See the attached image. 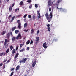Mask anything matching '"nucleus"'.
<instances>
[{"label": "nucleus", "mask_w": 76, "mask_h": 76, "mask_svg": "<svg viewBox=\"0 0 76 76\" xmlns=\"http://www.w3.org/2000/svg\"><path fill=\"white\" fill-rule=\"evenodd\" d=\"M8 44L7 43L6 45H5V48H7L8 47Z\"/></svg>", "instance_id": "obj_28"}, {"label": "nucleus", "mask_w": 76, "mask_h": 76, "mask_svg": "<svg viewBox=\"0 0 76 76\" xmlns=\"http://www.w3.org/2000/svg\"><path fill=\"white\" fill-rule=\"evenodd\" d=\"M50 24H48L47 25V26L48 27V31L49 32H50V31L51 30V29L50 28Z\"/></svg>", "instance_id": "obj_8"}, {"label": "nucleus", "mask_w": 76, "mask_h": 76, "mask_svg": "<svg viewBox=\"0 0 76 76\" xmlns=\"http://www.w3.org/2000/svg\"><path fill=\"white\" fill-rule=\"evenodd\" d=\"M35 64H36V61H34L32 64V67H35Z\"/></svg>", "instance_id": "obj_11"}, {"label": "nucleus", "mask_w": 76, "mask_h": 76, "mask_svg": "<svg viewBox=\"0 0 76 76\" xmlns=\"http://www.w3.org/2000/svg\"><path fill=\"white\" fill-rule=\"evenodd\" d=\"M34 29H32L31 30V34H33L34 33Z\"/></svg>", "instance_id": "obj_27"}, {"label": "nucleus", "mask_w": 76, "mask_h": 76, "mask_svg": "<svg viewBox=\"0 0 76 76\" xmlns=\"http://www.w3.org/2000/svg\"><path fill=\"white\" fill-rule=\"evenodd\" d=\"M20 22V21L19 20H18L17 21V23H19V22Z\"/></svg>", "instance_id": "obj_54"}, {"label": "nucleus", "mask_w": 76, "mask_h": 76, "mask_svg": "<svg viewBox=\"0 0 76 76\" xmlns=\"http://www.w3.org/2000/svg\"><path fill=\"white\" fill-rule=\"evenodd\" d=\"M12 7H13V6H15V4H14V3L12 5Z\"/></svg>", "instance_id": "obj_50"}, {"label": "nucleus", "mask_w": 76, "mask_h": 76, "mask_svg": "<svg viewBox=\"0 0 76 76\" xmlns=\"http://www.w3.org/2000/svg\"><path fill=\"white\" fill-rule=\"evenodd\" d=\"M16 27H15L12 28L11 29L12 31L13 32V31H14V30H15V29H16Z\"/></svg>", "instance_id": "obj_17"}, {"label": "nucleus", "mask_w": 76, "mask_h": 76, "mask_svg": "<svg viewBox=\"0 0 76 76\" xmlns=\"http://www.w3.org/2000/svg\"><path fill=\"white\" fill-rule=\"evenodd\" d=\"M59 9H60V10H62L63 9L62 8H60Z\"/></svg>", "instance_id": "obj_56"}, {"label": "nucleus", "mask_w": 76, "mask_h": 76, "mask_svg": "<svg viewBox=\"0 0 76 76\" xmlns=\"http://www.w3.org/2000/svg\"><path fill=\"white\" fill-rule=\"evenodd\" d=\"M10 48L11 49V50H12L13 48V47L12 46H11L10 47Z\"/></svg>", "instance_id": "obj_36"}, {"label": "nucleus", "mask_w": 76, "mask_h": 76, "mask_svg": "<svg viewBox=\"0 0 76 76\" xmlns=\"http://www.w3.org/2000/svg\"><path fill=\"white\" fill-rule=\"evenodd\" d=\"M27 60V58H26L24 59V58H23L22 59V60L20 61V63H25V62Z\"/></svg>", "instance_id": "obj_4"}, {"label": "nucleus", "mask_w": 76, "mask_h": 76, "mask_svg": "<svg viewBox=\"0 0 76 76\" xmlns=\"http://www.w3.org/2000/svg\"><path fill=\"white\" fill-rule=\"evenodd\" d=\"M50 16H53V13H52V12H50Z\"/></svg>", "instance_id": "obj_41"}, {"label": "nucleus", "mask_w": 76, "mask_h": 76, "mask_svg": "<svg viewBox=\"0 0 76 76\" xmlns=\"http://www.w3.org/2000/svg\"><path fill=\"white\" fill-rule=\"evenodd\" d=\"M3 54H4V53L2 52L0 54V56H2L3 55Z\"/></svg>", "instance_id": "obj_32"}, {"label": "nucleus", "mask_w": 76, "mask_h": 76, "mask_svg": "<svg viewBox=\"0 0 76 76\" xmlns=\"http://www.w3.org/2000/svg\"><path fill=\"white\" fill-rule=\"evenodd\" d=\"M20 69V66H19V65H18L16 68L15 71H17V70H19Z\"/></svg>", "instance_id": "obj_9"}, {"label": "nucleus", "mask_w": 76, "mask_h": 76, "mask_svg": "<svg viewBox=\"0 0 76 76\" xmlns=\"http://www.w3.org/2000/svg\"><path fill=\"white\" fill-rule=\"evenodd\" d=\"M13 70H15V68H11V69L10 70V71L12 72V71H13Z\"/></svg>", "instance_id": "obj_31"}, {"label": "nucleus", "mask_w": 76, "mask_h": 76, "mask_svg": "<svg viewBox=\"0 0 76 76\" xmlns=\"http://www.w3.org/2000/svg\"><path fill=\"white\" fill-rule=\"evenodd\" d=\"M16 39V37H12V41H15Z\"/></svg>", "instance_id": "obj_20"}, {"label": "nucleus", "mask_w": 76, "mask_h": 76, "mask_svg": "<svg viewBox=\"0 0 76 76\" xmlns=\"http://www.w3.org/2000/svg\"><path fill=\"white\" fill-rule=\"evenodd\" d=\"M45 16L47 18V19L49 22H50V21H51V20H50V15L48 16V12H47L46 14H45Z\"/></svg>", "instance_id": "obj_1"}, {"label": "nucleus", "mask_w": 76, "mask_h": 76, "mask_svg": "<svg viewBox=\"0 0 76 76\" xmlns=\"http://www.w3.org/2000/svg\"><path fill=\"white\" fill-rule=\"evenodd\" d=\"M19 48V47L17 46L16 48V50H18V49Z\"/></svg>", "instance_id": "obj_44"}, {"label": "nucleus", "mask_w": 76, "mask_h": 76, "mask_svg": "<svg viewBox=\"0 0 76 76\" xmlns=\"http://www.w3.org/2000/svg\"><path fill=\"white\" fill-rule=\"evenodd\" d=\"M12 10V6H10V7L9 8V11L10 12H11V11Z\"/></svg>", "instance_id": "obj_19"}, {"label": "nucleus", "mask_w": 76, "mask_h": 76, "mask_svg": "<svg viewBox=\"0 0 76 76\" xmlns=\"http://www.w3.org/2000/svg\"><path fill=\"white\" fill-rule=\"evenodd\" d=\"M38 19H39L40 18H41V15H38Z\"/></svg>", "instance_id": "obj_37"}, {"label": "nucleus", "mask_w": 76, "mask_h": 76, "mask_svg": "<svg viewBox=\"0 0 76 76\" xmlns=\"http://www.w3.org/2000/svg\"><path fill=\"white\" fill-rule=\"evenodd\" d=\"M23 1H21L20 2V5L21 6V5H23Z\"/></svg>", "instance_id": "obj_26"}, {"label": "nucleus", "mask_w": 76, "mask_h": 76, "mask_svg": "<svg viewBox=\"0 0 76 76\" xmlns=\"http://www.w3.org/2000/svg\"><path fill=\"white\" fill-rule=\"evenodd\" d=\"M1 3V0H0V3Z\"/></svg>", "instance_id": "obj_63"}, {"label": "nucleus", "mask_w": 76, "mask_h": 76, "mask_svg": "<svg viewBox=\"0 0 76 76\" xmlns=\"http://www.w3.org/2000/svg\"><path fill=\"white\" fill-rule=\"evenodd\" d=\"M19 30H16L15 31V34H18V33H19Z\"/></svg>", "instance_id": "obj_21"}, {"label": "nucleus", "mask_w": 76, "mask_h": 76, "mask_svg": "<svg viewBox=\"0 0 76 76\" xmlns=\"http://www.w3.org/2000/svg\"><path fill=\"white\" fill-rule=\"evenodd\" d=\"M6 43H7V42H4V45H6V44H7Z\"/></svg>", "instance_id": "obj_53"}, {"label": "nucleus", "mask_w": 76, "mask_h": 76, "mask_svg": "<svg viewBox=\"0 0 76 76\" xmlns=\"http://www.w3.org/2000/svg\"><path fill=\"white\" fill-rule=\"evenodd\" d=\"M7 39H5V42H7Z\"/></svg>", "instance_id": "obj_52"}, {"label": "nucleus", "mask_w": 76, "mask_h": 76, "mask_svg": "<svg viewBox=\"0 0 76 76\" xmlns=\"http://www.w3.org/2000/svg\"><path fill=\"white\" fill-rule=\"evenodd\" d=\"M32 7V5L30 4L29 7V9H31Z\"/></svg>", "instance_id": "obj_29"}, {"label": "nucleus", "mask_w": 76, "mask_h": 76, "mask_svg": "<svg viewBox=\"0 0 76 76\" xmlns=\"http://www.w3.org/2000/svg\"><path fill=\"white\" fill-rule=\"evenodd\" d=\"M27 2L28 3H31L32 2V1L31 0H29L27 1Z\"/></svg>", "instance_id": "obj_30"}, {"label": "nucleus", "mask_w": 76, "mask_h": 76, "mask_svg": "<svg viewBox=\"0 0 76 76\" xmlns=\"http://www.w3.org/2000/svg\"><path fill=\"white\" fill-rule=\"evenodd\" d=\"M9 51H10V49L9 48L7 50L6 52V54H7V53H8L9 52Z\"/></svg>", "instance_id": "obj_14"}, {"label": "nucleus", "mask_w": 76, "mask_h": 76, "mask_svg": "<svg viewBox=\"0 0 76 76\" xmlns=\"http://www.w3.org/2000/svg\"><path fill=\"white\" fill-rule=\"evenodd\" d=\"M16 52V50H15V49H13V50L12 52V54H14V53H15Z\"/></svg>", "instance_id": "obj_13"}, {"label": "nucleus", "mask_w": 76, "mask_h": 76, "mask_svg": "<svg viewBox=\"0 0 76 76\" xmlns=\"http://www.w3.org/2000/svg\"><path fill=\"white\" fill-rule=\"evenodd\" d=\"M26 16H27V15L26 14L24 16V18H26Z\"/></svg>", "instance_id": "obj_45"}, {"label": "nucleus", "mask_w": 76, "mask_h": 76, "mask_svg": "<svg viewBox=\"0 0 76 76\" xmlns=\"http://www.w3.org/2000/svg\"><path fill=\"white\" fill-rule=\"evenodd\" d=\"M29 20H30V21L32 20V18H30V19Z\"/></svg>", "instance_id": "obj_60"}, {"label": "nucleus", "mask_w": 76, "mask_h": 76, "mask_svg": "<svg viewBox=\"0 0 76 76\" xmlns=\"http://www.w3.org/2000/svg\"><path fill=\"white\" fill-rule=\"evenodd\" d=\"M28 29H27V30H24V31L25 32H28Z\"/></svg>", "instance_id": "obj_48"}, {"label": "nucleus", "mask_w": 76, "mask_h": 76, "mask_svg": "<svg viewBox=\"0 0 76 76\" xmlns=\"http://www.w3.org/2000/svg\"><path fill=\"white\" fill-rule=\"evenodd\" d=\"M10 35H11L12 37H13V33H12V32H10Z\"/></svg>", "instance_id": "obj_33"}, {"label": "nucleus", "mask_w": 76, "mask_h": 76, "mask_svg": "<svg viewBox=\"0 0 76 76\" xmlns=\"http://www.w3.org/2000/svg\"><path fill=\"white\" fill-rule=\"evenodd\" d=\"M10 33H8L7 34V38H9V37H10Z\"/></svg>", "instance_id": "obj_22"}, {"label": "nucleus", "mask_w": 76, "mask_h": 76, "mask_svg": "<svg viewBox=\"0 0 76 76\" xmlns=\"http://www.w3.org/2000/svg\"><path fill=\"white\" fill-rule=\"evenodd\" d=\"M48 6H51L53 4V2H51V0H48Z\"/></svg>", "instance_id": "obj_2"}, {"label": "nucleus", "mask_w": 76, "mask_h": 76, "mask_svg": "<svg viewBox=\"0 0 76 76\" xmlns=\"http://www.w3.org/2000/svg\"><path fill=\"white\" fill-rule=\"evenodd\" d=\"M18 27L19 29L21 28V23H19L18 24Z\"/></svg>", "instance_id": "obj_10"}, {"label": "nucleus", "mask_w": 76, "mask_h": 76, "mask_svg": "<svg viewBox=\"0 0 76 76\" xmlns=\"http://www.w3.org/2000/svg\"><path fill=\"white\" fill-rule=\"evenodd\" d=\"M47 43L46 42H45L43 43V46L44 48L46 49V48H47Z\"/></svg>", "instance_id": "obj_6"}, {"label": "nucleus", "mask_w": 76, "mask_h": 76, "mask_svg": "<svg viewBox=\"0 0 76 76\" xmlns=\"http://www.w3.org/2000/svg\"><path fill=\"white\" fill-rule=\"evenodd\" d=\"M51 8L50 7L49 9V12H51Z\"/></svg>", "instance_id": "obj_51"}, {"label": "nucleus", "mask_w": 76, "mask_h": 76, "mask_svg": "<svg viewBox=\"0 0 76 76\" xmlns=\"http://www.w3.org/2000/svg\"><path fill=\"white\" fill-rule=\"evenodd\" d=\"M6 34V31H4L1 33V35H4V34Z\"/></svg>", "instance_id": "obj_12"}, {"label": "nucleus", "mask_w": 76, "mask_h": 76, "mask_svg": "<svg viewBox=\"0 0 76 76\" xmlns=\"http://www.w3.org/2000/svg\"><path fill=\"white\" fill-rule=\"evenodd\" d=\"M28 25V23H25L24 25V28H26L27 26Z\"/></svg>", "instance_id": "obj_15"}, {"label": "nucleus", "mask_w": 76, "mask_h": 76, "mask_svg": "<svg viewBox=\"0 0 76 76\" xmlns=\"http://www.w3.org/2000/svg\"><path fill=\"white\" fill-rule=\"evenodd\" d=\"M24 45V44H23V43L21 44L20 45V47H22V46H23Z\"/></svg>", "instance_id": "obj_38"}, {"label": "nucleus", "mask_w": 76, "mask_h": 76, "mask_svg": "<svg viewBox=\"0 0 76 76\" xmlns=\"http://www.w3.org/2000/svg\"><path fill=\"white\" fill-rule=\"evenodd\" d=\"M18 56H19V53H18V52H17L15 56L14 57V60L15 61H16V58H17V57H18Z\"/></svg>", "instance_id": "obj_7"}, {"label": "nucleus", "mask_w": 76, "mask_h": 76, "mask_svg": "<svg viewBox=\"0 0 76 76\" xmlns=\"http://www.w3.org/2000/svg\"><path fill=\"white\" fill-rule=\"evenodd\" d=\"M37 14H38V15H40V13H39V11H38L37 12Z\"/></svg>", "instance_id": "obj_43"}, {"label": "nucleus", "mask_w": 76, "mask_h": 76, "mask_svg": "<svg viewBox=\"0 0 76 76\" xmlns=\"http://www.w3.org/2000/svg\"><path fill=\"white\" fill-rule=\"evenodd\" d=\"M36 18V16H35V14H34L33 16V19H35Z\"/></svg>", "instance_id": "obj_24"}, {"label": "nucleus", "mask_w": 76, "mask_h": 76, "mask_svg": "<svg viewBox=\"0 0 76 76\" xmlns=\"http://www.w3.org/2000/svg\"><path fill=\"white\" fill-rule=\"evenodd\" d=\"M17 10H18L16 9H15V12H16L17 11Z\"/></svg>", "instance_id": "obj_59"}, {"label": "nucleus", "mask_w": 76, "mask_h": 76, "mask_svg": "<svg viewBox=\"0 0 76 76\" xmlns=\"http://www.w3.org/2000/svg\"><path fill=\"white\" fill-rule=\"evenodd\" d=\"M31 18V15H28V18H29V19H30V18Z\"/></svg>", "instance_id": "obj_49"}, {"label": "nucleus", "mask_w": 76, "mask_h": 76, "mask_svg": "<svg viewBox=\"0 0 76 76\" xmlns=\"http://www.w3.org/2000/svg\"><path fill=\"white\" fill-rule=\"evenodd\" d=\"M3 66V64L2 63H0V67H1Z\"/></svg>", "instance_id": "obj_46"}, {"label": "nucleus", "mask_w": 76, "mask_h": 76, "mask_svg": "<svg viewBox=\"0 0 76 76\" xmlns=\"http://www.w3.org/2000/svg\"><path fill=\"white\" fill-rule=\"evenodd\" d=\"M24 76H27V75H24Z\"/></svg>", "instance_id": "obj_64"}, {"label": "nucleus", "mask_w": 76, "mask_h": 76, "mask_svg": "<svg viewBox=\"0 0 76 76\" xmlns=\"http://www.w3.org/2000/svg\"><path fill=\"white\" fill-rule=\"evenodd\" d=\"M7 2H8V1H9V0H7Z\"/></svg>", "instance_id": "obj_61"}, {"label": "nucleus", "mask_w": 76, "mask_h": 76, "mask_svg": "<svg viewBox=\"0 0 76 76\" xmlns=\"http://www.w3.org/2000/svg\"><path fill=\"white\" fill-rule=\"evenodd\" d=\"M30 44H33V41H32V40H31V41Z\"/></svg>", "instance_id": "obj_39"}, {"label": "nucleus", "mask_w": 76, "mask_h": 76, "mask_svg": "<svg viewBox=\"0 0 76 76\" xmlns=\"http://www.w3.org/2000/svg\"><path fill=\"white\" fill-rule=\"evenodd\" d=\"M39 30H38L37 32V35H38V34H39Z\"/></svg>", "instance_id": "obj_42"}, {"label": "nucleus", "mask_w": 76, "mask_h": 76, "mask_svg": "<svg viewBox=\"0 0 76 76\" xmlns=\"http://www.w3.org/2000/svg\"><path fill=\"white\" fill-rule=\"evenodd\" d=\"M36 40H35L36 42L35 44L37 45L38 44V42H39V37H37L36 38Z\"/></svg>", "instance_id": "obj_5"}, {"label": "nucleus", "mask_w": 76, "mask_h": 76, "mask_svg": "<svg viewBox=\"0 0 76 76\" xmlns=\"http://www.w3.org/2000/svg\"><path fill=\"white\" fill-rule=\"evenodd\" d=\"M12 14L10 15L9 16V17H8V19L9 20H10V19H11V18L12 17Z\"/></svg>", "instance_id": "obj_18"}, {"label": "nucleus", "mask_w": 76, "mask_h": 76, "mask_svg": "<svg viewBox=\"0 0 76 76\" xmlns=\"http://www.w3.org/2000/svg\"><path fill=\"white\" fill-rule=\"evenodd\" d=\"M27 50H29V47H28L27 48Z\"/></svg>", "instance_id": "obj_55"}, {"label": "nucleus", "mask_w": 76, "mask_h": 76, "mask_svg": "<svg viewBox=\"0 0 76 76\" xmlns=\"http://www.w3.org/2000/svg\"><path fill=\"white\" fill-rule=\"evenodd\" d=\"M52 18H53V16H50V20H51V19H52Z\"/></svg>", "instance_id": "obj_57"}, {"label": "nucleus", "mask_w": 76, "mask_h": 76, "mask_svg": "<svg viewBox=\"0 0 76 76\" xmlns=\"http://www.w3.org/2000/svg\"><path fill=\"white\" fill-rule=\"evenodd\" d=\"M30 40H28L27 41V42H26V44H27V45L29 44V43H30Z\"/></svg>", "instance_id": "obj_23"}, {"label": "nucleus", "mask_w": 76, "mask_h": 76, "mask_svg": "<svg viewBox=\"0 0 76 76\" xmlns=\"http://www.w3.org/2000/svg\"><path fill=\"white\" fill-rule=\"evenodd\" d=\"M3 55V56H5V55H6V53H4Z\"/></svg>", "instance_id": "obj_58"}, {"label": "nucleus", "mask_w": 76, "mask_h": 76, "mask_svg": "<svg viewBox=\"0 0 76 76\" xmlns=\"http://www.w3.org/2000/svg\"><path fill=\"white\" fill-rule=\"evenodd\" d=\"M25 50V48H23L22 49L20 50V52H23V51Z\"/></svg>", "instance_id": "obj_25"}, {"label": "nucleus", "mask_w": 76, "mask_h": 76, "mask_svg": "<svg viewBox=\"0 0 76 76\" xmlns=\"http://www.w3.org/2000/svg\"><path fill=\"white\" fill-rule=\"evenodd\" d=\"M10 61V59H9L7 61V63H9Z\"/></svg>", "instance_id": "obj_47"}, {"label": "nucleus", "mask_w": 76, "mask_h": 76, "mask_svg": "<svg viewBox=\"0 0 76 76\" xmlns=\"http://www.w3.org/2000/svg\"><path fill=\"white\" fill-rule=\"evenodd\" d=\"M14 19H15V16H14L12 18L11 22H12L13 21V20H14Z\"/></svg>", "instance_id": "obj_16"}, {"label": "nucleus", "mask_w": 76, "mask_h": 76, "mask_svg": "<svg viewBox=\"0 0 76 76\" xmlns=\"http://www.w3.org/2000/svg\"><path fill=\"white\" fill-rule=\"evenodd\" d=\"M16 39H22V36H21V34H20L19 33L17 35V37H16Z\"/></svg>", "instance_id": "obj_3"}, {"label": "nucleus", "mask_w": 76, "mask_h": 76, "mask_svg": "<svg viewBox=\"0 0 76 76\" xmlns=\"http://www.w3.org/2000/svg\"><path fill=\"white\" fill-rule=\"evenodd\" d=\"M7 61V59H4L3 61V63H5V62Z\"/></svg>", "instance_id": "obj_40"}, {"label": "nucleus", "mask_w": 76, "mask_h": 76, "mask_svg": "<svg viewBox=\"0 0 76 76\" xmlns=\"http://www.w3.org/2000/svg\"><path fill=\"white\" fill-rule=\"evenodd\" d=\"M13 73H14V72L13 71L12 72L10 75V76H12L13 75Z\"/></svg>", "instance_id": "obj_34"}, {"label": "nucleus", "mask_w": 76, "mask_h": 76, "mask_svg": "<svg viewBox=\"0 0 76 76\" xmlns=\"http://www.w3.org/2000/svg\"><path fill=\"white\" fill-rule=\"evenodd\" d=\"M17 10H18V11H19V9L18 8Z\"/></svg>", "instance_id": "obj_62"}, {"label": "nucleus", "mask_w": 76, "mask_h": 76, "mask_svg": "<svg viewBox=\"0 0 76 76\" xmlns=\"http://www.w3.org/2000/svg\"><path fill=\"white\" fill-rule=\"evenodd\" d=\"M35 7H36V8H38V5L35 4Z\"/></svg>", "instance_id": "obj_35"}]
</instances>
